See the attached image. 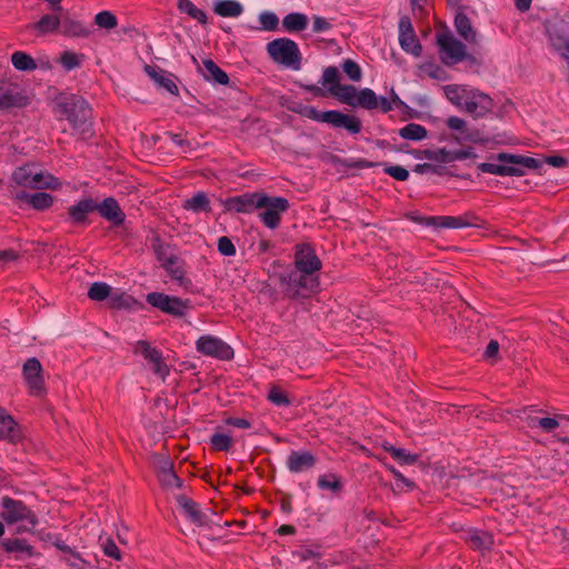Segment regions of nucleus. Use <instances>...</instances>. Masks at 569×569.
Returning <instances> with one entry per match:
<instances>
[{"label": "nucleus", "mask_w": 569, "mask_h": 569, "mask_svg": "<svg viewBox=\"0 0 569 569\" xmlns=\"http://www.w3.org/2000/svg\"><path fill=\"white\" fill-rule=\"evenodd\" d=\"M160 480L166 487H182V480L174 473L172 465H169L168 468H163Z\"/></svg>", "instance_id": "obj_53"}, {"label": "nucleus", "mask_w": 569, "mask_h": 569, "mask_svg": "<svg viewBox=\"0 0 569 569\" xmlns=\"http://www.w3.org/2000/svg\"><path fill=\"white\" fill-rule=\"evenodd\" d=\"M177 502L191 522L198 526H204L207 523V516L201 511L199 505L196 501L183 495H180L177 497Z\"/></svg>", "instance_id": "obj_26"}, {"label": "nucleus", "mask_w": 569, "mask_h": 569, "mask_svg": "<svg viewBox=\"0 0 569 569\" xmlns=\"http://www.w3.org/2000/svg\"><path fill=\"white\" fill-rule=\"evenodd\" d=\"M268 400L271 401L276 406H289L290 400L288 398V395L279 387L273 386L269 393H268Z\"/></svg>", "instance_id": "obj_55"}, {"label": "nucleus", "mask_w": 569, "mask_h": 569, "mask_svg": "<svg viewBox=\"0 0 569 569\" xmlns=\"http://www.w3.org/2000/svg\"><path fill=\"white\" fill-rule=\"evenodd\" d=\"M264 204V192H246L229 197L224 201V209L237 213H251Z\"/></svg>", "instance_id": "obj_13"}, {"label": "nucleus", "mask_w": 569, "mask_h": 569, "mask_svg": "<svg viewBox=\"0 0 569 569\" xmlns=\"http://www.w3.org/2000/svg\"><path fill=\"white\" fill-rule=\"evenodd\" d=\"M473 88L459 84H448L443 88L446 98L459 109H462Z\"/></svg>", "instance_id": "obj_32"}, {"label": "nucleus", "mask_w": 569, "mask_h": 569, "mask_svg": "<svg viewBox=\"0 0 569 569\" xmlns=\"http://www.w3.org/2000/svg\"><path fill=\"white\" fill-rule=\"evenodd\" d=\"M293 111L310 120L328 123L333 128H343L350 134H358L362 130V123L358 117L338 110L319 111L313 106L305 104L299 106Z\"/></svg>", "instance_id": "obj_3"}, {"label": "nucleus", "mask_w": 569, "mask_h": 569, "mask_svg": "<svg viewBox=\"0 0 569 569\" xmlns=\"http://www.w3.org/2000/svg\"><path fill=\"white\" fill-rule=\"evenodd\" d=\"M352 108H362L366 110L379 109L383 113L391 111L392 102L386 97H378L370 88H363L358 91Z\"/></svg>", "instance_id": "obj_16"}, {"label": "nucleus", "mask_w": 569, "mask_h": 569, "mask_svg": "<svg viewBox=\"0 0 569 569\" xmlns=\"http://www.w3.org/2000/svg\"><path fill=\"white\" fill-rule=\"evenodd\" d=\"M218 251L226 257L234 256L237 250L230 238L223 236L218 239Z\"/></svg>", "instance_id": "obj_59"}, {"label": "nucleus", "mask_w": 569, "mask_h": 569, "mask_svg": "<svg viewBox=\"0 0 569 569\" xmlns=\"http://www.w3.org/2000/svg\"><path fill=\"white\" fill-rule=\"evenodd\" d=\"M479 169L485 173L501 176V177H520L523 174V170L520 167H516L511 163L505 162V164L483 162L479 164Z\"/></svg>", "instance_id": "obj_30"}, {"label": "nucleus", "mask_w": 569, "mask_h": 569, "mask_svg": "<svg viewBox=\"0 0 569 569\" xmlns=\"http://www.w3.org/2000/svg\"><path fill=\"white\" fill-rule=\"evenodd\" d=\"M146 300L153 308L179 318L183 317L190 307L189 300H182L179 297H171L162 292H150L147 295Z\"/></svg>", "instance_id": "obj_9"}, {"label": "nucleus", "mask_w": 569, "mask_h": 569, "mask_svg": "<svg viewBox=\"0 0 569 569\" xmlns=\"http://www.w3.org/2000/svg\"><path fill=\"white\" fill-rule=\"evenodd\" d=\"M203 64V77L208 81H214L219 84H228L229 77L228 74L211 59H204L202 61Z\"/></svg>", "instance_id": "obj_34"}, {"label": "nucleus", "mask_w": 569, "mask_h": 569, "mask_svg": "<svg viewBox=\"0 0 569 569\" xmlns=\"http://www.w3.org/2000/svg\"><path fill=\"white\" fill-rule=\"evenodd\" d=\"M317 486L321 490H330L335 495H340L343 490V483L340 476L328 473L319 476Z\"/></svg>", "instance_id": "obj_39"}, {"label": "nucleus", "mask_w": 569, "mask_h": 569, "mask_svg": "<svg viewBox=\"0 0 569 569\" xmlns=\"http://www.w3.org/2000/svg\"><path fill=\"white\" fill-rule=\"evenodd\" d=\"M467 99L461 110L471 114L475 119L483 118L493 108V100L479 90L473 89Z\"/></svg>", "instance_id": "obj_17"}, {"label": "nucleus", "mask_w": 569, "mask_h": 569, "mask_svg": "<svg viewBox=\"0 0 569 569\" xmlns=\"http://www.w3.org/2000/svg\"><path fill=\"white\" fill-rule=\"evenodd\" d=\"M308 26V18L300 12H291L282 19V27L288 32L303 31Z\"/></svg>", "instance_id": "obj_37"}, {"label": "nucleus", "mask_w": 569, "mask_h": 569, "mask_svg": "<svg viewBox=\"0 0 569 569\" xmlns=\"http://www.w3.org/2000/svg\"><path fill=\"white\" fill-rule=\"evenodd\" d=\"M290 204L284 197H270L264 193V204L261 209L259 217L262 223L269 229H277L281 223V218L288 211Z\"/></svg>", "instance_id": "obj_10"}, {"label": "nucleus", "mask_w": 569, "mask_h": 569, "mask_svg": "<svg viewBox=\"0 0 569 569\" xmlns=\"http://www.w3.org/2000/svg\"><path fill=\"white\" fill-rule=\"evenodd\" d=\"M136 300L127 293L110 295V307L114 309H129Z\"/></svg>", "instance_id": "obj_52"}, {"label": "nucleus", "mask_w": 569, "mask_h": 569, "mask_svg": "<svg viewBox=\"0 0 569 569\" xmlns=\"http://www.w3.org/2000/svg\"><path fill=\"white\" fill-rule=\"evenodd\" d=\"M446 124L450 130L457 132V136L455 137L457 142L462 143L478 141L479 132L468 129L467 122L462 118L451 116L447 119Z\"/></svg>", "instance_id": "obj_24"}, {"label": "nucleus", "mask_w": 569, "mask_h": 569, "mask_svg": "<svg viewBox=\"0 0 569 569\" xmlns=\"http://www.w3.org/2000/svg\"><path fill=\"white\" fill-rule=\"evenodd\" d=\"M427 129L415 122H410L399 130V136L405 140L420 141L427 137Z\"/></svg>", "instance_id": "obj_42"}, {"label": "nucleus", "mask_w": 569, "mask_h": 569, "mask_svg": "<svg viewBox=\"0 0 569 569\" xmlns=\"http://www.w3.org/2000/svg\"><path fill=\"white\" fill-rule=\"evenodd\" d=\"M232 438L224 433L216 432L210 438L211 449L214 451H229L232 447Z\"/></svg>", "instance_id": "obj_48"}, {"label": "nucleus", "mask_w": 569, "mask_h": 569, "mask_svg": "<svg viewBox=\"0 0 569 569\" xmlns=\"http://www.w3.org/2000/svg\"><path fill=\"white\" fill-rule=\"evenodd\" d=\"M94 23L103 29H113L118 24L117 17L110 11H101L96 14Z\"/></svg>", "instance_id": "obj_51"}, {"label": "nucleus", "mask_w": 569, "mask_h": 569, "mask_svg": "<svg viewBox=\"0 0 569 569\" xmlns=\"http://www.w3.org/2000/svg\"><path fill=\"white\" fill-rule=\"evenodd\" d=\"M430 221L433 226L439 228H449V229H461V218L460 216H438L431 217Z\"/></svg>", "instance_id": "obj_47"}, {"label": "nucleus", "mask_w": 569, "mask_h": 569, "mask_svg": "<svg viewBox=\"0 0 569 569\" xmlns=\"http://www.w3.org/2000/svg\"><path fill=\"white\" fill-rule=\"evenodd\" d=\"M17 199L30 204L36 210H46L53 203V197L47 192L28 193L21 191L17 193Z\"/></svg>", "instance_id": "obj_31"}, {"label": "nucleus", "mask_w": 569, "mask_h": 569, "mask_svg": "<svg viewBox=\"0 0 569 569\" xmlns=\"http://www.w3.org/2000/svg\"><path fill=\"white\" fill-rule=\"evenodd\" d=\"M136 353H140L151 367L152 372L163 381L170 373V368L166 363L161 350L152 347L146 340H139L134 348Z\"/></svg>", "instance_id": "obj_12"}, {"label": "nucleus", "mask_w": 569, "mask_h": 569, "mask_svg": "<svg viewBox=\"0 0 569 569\" xmlns=\"http://www.w3.org/2000/svg\"><path fill=\"white\" fill-rule=\"evenodd\" d=\"M322 268V262L310 243L296 246L295 269L310 274H317Z\"/></svg>", "instance_id": "obj_15"}, {"label": "nucleus", "mask_w": 569, "mask_h": 569, "mask_svg": "<svg viewBox=\"0 0 569 569\" xmlns=\"http://www.w3.org/2000/svg\"><path fill=\"white\" fill-rule=\"evenodd\" d=\"M497 159L501 162H508L520 168L526 167L528 169H539L542 166V162L539 159L532 157L509 154L506 152L499 153Z\"/></svg>", "instance_id": "obj_35"}, {"label": "nucleus", "mask_w": 569, "mask_h": 569, "mask_svg": "<svg viewBox=\"0 0 569 569\" xmlns=\"http://www.w3.org/2000/svg\"><path fill=\"white\" fill-rule=\"evenodd\" d=\"M462 228H485L486 221L472 211L460 214Z\"/></svg>", "instance_id": "obj_57"}, {"label": "nucleus", "mask_w": 569, "mask_h": 569, "mask_svg": "<svg viewBox=\"0 0 569 569\" xmlns=\"http://www.w3.org/2000/svg\"><path fill=\"white\" fill-rule=\"evenodd\" d=\"M60 32L70 38H88L92 31L81 21L63 17L61 19Z\"/></svg>", "instance_id": "obj_29"}, {"label": "nucleus", "mask_w": 569, "mask_h": 569, "mask_svg": "<svg viewBox=\"0 0 569 569\" xmlns=\"http://www.w3.org/2000/svg\"><path fill=\"white\" fill-rule=\"evenodd\" d=\"M267 53L272 61L299 70L301 68V52L298 44L289 38H279L267 44Z\"/></svg>", "instance_id": "obj_6"}, {"label": "nucleus", "mask_w": 569, "mask_h": 569, "mask_svg": "<svg viewBox=\"0 0 569 569\" xmlns=\"http://www.w3.org/2000/svg\"><path fill=\"white\" fill-rule=\"evenodd\" d=\"M538 425L546 432H551L559 427L558 420L549 417L539 419Z\"/></svg>", "instance_id": "obj_63"}, {"label": "nucleus", "mask_w": 569, "mask_h": 569, "mask_svg": "<svg viewBox=\"0 0 569 569\" xmlns=\"http://www.w3.org/2000/svg\"><path fill=\"white\" fill-rule=\"evenodd\" d=\"M22 377L28 392L32 397L42 398L47 395L44 372L38 358H28L22 367Z\"/></svg>", "instance_id": "obj_8"}, {"label": "nucleus", "mask_w": 569, "mask_h": 569, "mask_svg": "<svg viewBox=\"0 0 569 569\" xmlns=\"http://www.w3.org/2000/svg\"><path fill=\"white\" fill-rule=\"evenodd\" d=\"M383 172L398 181H406L409 178V171L401 166L381 163Z\"/></svg>", "instance_id": "obj_56"}, {"label": "nucleus", "mask_w": 569, "mask_h": 569, "mask_svg": "<svg viewBox=\"0 0 569 569\" xmlns=\"http://www.w3.org/2000/svg\"><path fill=\"white\" fill-rule=\"evenodd\" d=\"M342 70L347 74V77L352 81H360L362 77V71L360 66L351 59H347L342 63Z\"/></svg>", "instance_id": "obj_54"}, {"label": "nucleus", "mask_w": 569, "mask_h": 569, "mask_svg": "<svg viewBox=\"0 0 569 569\" xmlns=\"http://www.w3.org/2000/svg\"><path fill=\"white\" fill-rule=\"evenodd\" d=\"M400 47L408 53L419 57L422 52V47L415 32L399 34Z\"/></svg>", "instance_id": "obj_44"}, {"label": "nucleus", "mask_w": 569, "mask_h": 569, "mask_svg": "<svg viewBox=\"0 0 569 569\" xmlns=\"http://www.w3.org/2000/svg\"><path fill=\"white\" fill-rule=\"evenodd\" d=\"M455 28L458 34L470 44L478 43V33L473 28L471 20L463 12H458L455 17Z\"/></svg>", "instance_id": "obj_28"}, {"label": "nucleus", "mask_w": 569, "mask_h": 569, "mask_svg": "<svg viewBox=\"0 0 569 569\" xmlns=\"http://www.w3.org/2000/svg\"><path fill=\"white\" fill-rule=\"evenodd\" d=\"M0 517L7 525H17V533L32 532L39 523L36 512L23 501L4 496L0 501Z\"/></svg>", "instance_id": "obj_2"}, {"label": "nucleus", "mask_w": 569, "mask_h": 569, "mask_svg": "<svg viewBox=\"0 0 569 569\" xmlns=\"http://www.w3.org/2000/svg\"><path fill=\"white\" fill-rule=\"evenodd\" d=\"M56 116L64 118L74 130L86 133L90 130L92 110L81 96L73 93L61 94L56 102Z\"/></svg>", "instance_id": "obj_1"}, {"label": "nucleus", "mask_w": 569, "mask_h": 569, "mask_svg": "<svg viewBox=\"0 0 569 569\" xmlns=\"http://www.w3.org/2000/svg\"><path fill=\"white\" fill-rule=\"evenodd\" d=\"M28 103V98L17 87L0 82V110L23 108Z\"/></svg>", "instance_id": "obj_20"}, {"label": "nucleus", "mask_w": 569, "mask_h": 569, "mask_svg": "<svg viewBox=\"0 0 569 569\" xmlns=\"http://www.w3.org/2000/svg\"><path fill=\"white\" fill-rule=\"evenodd\" d=\"M111 287L106 282H93L89 290L88 297L93 301H103L110 297Z\"/></svg>", "instance_id": "obj_46"}, {"label": "nucleus", "mask_w": 569, "mask_h": 569, "mask_svg": "<svg viewBox=\"0 0 569 569\" xmlns=\"http://www.w3.org/2000/svg\"><path fill=\"white\" fill-rule=\"evenodd\" d=\"M103 552L107 557L114 560H121V552L112 539H107L103 545Z\"/></svg>", "instance_id": "obj_60"}, {"label": "nucleus", "mask_w": 569, "mask_h": 569, "mask_svg": "<svg viewBox=\"0 0 569 569\" xmlns=\"http://www.w3.org/2000/svg\"><path fill=\"white\" fill-rule=\"evenodd\" d=\"M426 157L436 161L450 162L452 161V151H448L446 149H439L437 151H427Z\"/></svg>", "instance_id": "obj_61"}, {"label": "nucleus", "mask_w": 569, "mask_h": 569, "mask_svg": "<svg viewBox=\"0 0 569 569\" xmlns=\"http://www.w3.org/2000/svg\"><path fill=\"white\" fill-rule=\"evenodd\" d=\"M23 438L22 427L0 406V440L17 445Z\"/></svg>", "instance_id": "obj_18"}, {"label": "nucleus", "mask_w": 569, "mask_h": 569, "mask_svg": "<svg viewBox=\"0 0 569 569\" xmlns=\"http://www.w3.org/2000/svg\"><path fill=\"white\" fill-rule=\"evenodd\" d=\"M331 23L323 17L315 16L312 21L313 32H325L331 29Z\"/></svg>", "instance_id": "obj_62"}, {"label": "nucleus", "mask_w": 569, "mask_h": 569, "mask_svg": "<svg viewBox=\"0 0 569 569\" xmlns=\"http://www.w3.org/2000/svg\"><path fill=\"white\" fill-rule=\"evenodd\" d=\"M550 42L557 51L569 49V24L559 21L550 24L547 29Z\"/></svg>", "instance_id": "obj_25"}, {"label": "nucleus", "mask_w": 569, "mask_h": 569, "mask_svg": "<svg viewBox=\"0 0 569 569\" xmlns=\"http://www.w3.org/2000/svg\"><path fill=\"white\" fill-rule=\"evenodd\" d=\"M385 449H386V451H388L390 453V456L395 460L399 461L402 465H413L418 460L417 455H411L402 448H396V447L390 446V447H386Z\"/></svg>", "instance_id": "obj_49"}, {"label": "nucleus", "mask_w": 569, "mask_h": 569, "mask_svg": "<svg viewBox=\"0 0 569 569\" xmlns=\"http://www.w3.org/2000/svg\"><path fill=\"white\" fill-rule=\"evenodd\" d=\"M12 180L24 188L30 189H58L61 183L54 176L39 171L33 164H24L12 173Z\"/></svg>", "instance_id": "obj_5"}, {"label": "nucleus", "mask_w": 569, "mask_h": 569, "mask_svg": "<svg viewBox=\"0 0 569 569\" xmlns=\"http://www.w3.org/2000/svg\"><path fill=\"white\" fill-rule=\"evenodd\" d=\"M1 547L6 553L13 555L16 560H24L38 556L36 548L22 538L3 539Z\"/></svg>", "instance_id": "obj_19"}, {"label": "nucleus", "mask_w": 569, "mask_h": 569, "mask_svg": "<svg viewBox=\"0 0 569 569\" xmlns=\"http://www.w3.org/2000/svg\"><path fill=\"white\" fill-rule=\"evenodd\" d=\"M438 44L441 59L446 64H455L466 59V46L451 33L445 32L438 36Z\"/></svg>", "instance_id": "obj_14"}, {"label": "nucleus", "mask_w": 569, "mask_h": 569, "mask_svg": "<svg viewBox=\"0 0 569 569\" xmlns=\"http://www.w3.org/2000/svg\"><path fill=\"white\" fill-rule=\"evenodd\" d=\"M178 9L182 12L197 20L201 24L207 23V14L202 9L194 6L191 0H179Z\"/></svg>", "instance_id": "obj_45"}, {"label": "nucleus", "mask_w": 569, "mask_h": 569, "mask_svg": "<svg viewBox=\"0 0 569 569\" xmlns=\"http://www.w3.org/2000/svg\"><path fill=\"white\" fill-rule=\"evenodd\" d=\"M259 21L261 23V28L267 31H273L278 28L279 19L273 12H262L259 16Z\"/></svg>", "instance_id": "obj_58"}, {"label": "nucleus", "mask_w": 569, "mask_h": 569, "mask_svg": "<svg viewBox=\"0 0 569 569\" xmlns=\"http://www.w3.org/2000/svg\"><path fill=\"white\" fill-rule=\"evenodd\" d=\"M317 458L310 451H291L287 458L286 466L291 473H299L312 469Z\"/></svg>", "instance_id": "obj_22"}, {"label": "nucleus", "mask_w": 569, "mask_h": 569, "mask_svg": "<svg viewBox=\"0 0 569 569\" xmlns=\"http://www.w3.org/2000/svg\"><path fill=\"white\" fill-rule=\"evenodd\" d=\"M224 423L240 429H249L251 427V422L249 420L238 417H228L224 419Z\"/></svg>", "instance_id": "obj_64"}, {"label": "nucleus", "mask_w": 569, "mask_h": 569, "mask_svg": "<svg viewBox=\"0 0 569 569\" xmlns=\"http://www.w3.org/2000/svg\"><path fill=\"white\" fill-rule=\"evenodd\" d=\"M61 19L53 14H44L36 22L32 28L37 29L40 34L51 33L60 30Z\"/></svg>", "instance_id": "obj_43"}, {"label": "nucleus", "mask_w": 569, "mask_h": 569, "mask_svg": "<svg viewBox=\"0 0 569 569\" xmlns=\"http://www.w3.org/2000/svg\"><path fill=\"white\" fill-rule=\"evenodd\" d=\"M280 283L288 299L297 300L309 298L319 291L320 281L318 274H310L297 269L282 274Z\"/></svg>", "instance_id": "obj_4"}, {"label": "nucleus", "mask_w": 569, "mask_h": 569, "mask_svg": "<svg viewBox=\"0 0 569 569\" xmlns=\"http://www.w3.org/2000/svg\"><path fill=\"white\" fill-rule=\"evenodd\" d=\"M183 209L194 213L210 212V200L204 192H198L191 198L186 199L182 204Z\"/></svg>", "instance_id": "obj_36"}, {"label": "nucleus", "mask_w": 569, "mask_h": 569, "mask_svg": "<svg viewBox=\"0 0 569 569\" xmlns=\"http://www.w3.org/2000/svg\"><path fill=\"white\" fill-rule=\"evenodd\" d=\"M214 12L220 17L237 18L243 12V8L236 0H221L216 3Z\"/></svg>", "instance_id": "obj_38"}, {"label": "nucleus", "mask_w": 569, "mask_h": 569, "mask_svg": "<svg viewBox=\"0 0 569 569\" xmlns=\"http://www.w3.org/2000/svg\"><path fill=\"white\" fill-rule=\"evenodd\" d=\"M196 349L203 356L219 360H230L233 358L232 348L220 338L210 335L201 336L196 341Z\"/></svg>", "instance_id": "obj_11"}, {"label": "nucleus", "mask_w": 569, "mask_h": 569, "mask_svg": "<svg viewBox=\"0 0 569 569\" xmlns=\"http://www.w3.org/2000/svg\"><path fill=\"white\" fill-rule=\"evenodd\" d=\"M11 63L19 71H33L38 67L36 60L24 51H14L11 54Z\"/></svg>", "instance_id": "obj_41"}, {"label": "nucleus", "mask_w": 569, "mask_h": 569, "mask_svg": "<svg viewBox=\"0 0 569 569\" xmlns=\"http://www.w3.org/2000/svg\"><path fill=\"white\" fill-rule=\"evenodd\" d=\"M321 84L328 87V93L337 98L340 102L350 107L355 106V99L358 91L351 84L340 83V73L337 67H327L322 72Z\"/></svg>", "instance_id": "obj_7"}, {"label": "nucleus", "mask_w": 569, "mask_h": 569, "mask_svg": "<svg viewBox=\"0 0 569 569\" xmlns=\"http://www.w3.org/2000/svg\"><path fill=\"white\" fill-rule=\"evenodd\" d=\"M82 58V54H78L72 51H64L60 57V63L67 71H70L81 67Z\"/></svg>", "instance_id": "obj_50"}, {"label": "nucleus", "mask_w": 569, "mask_h": 569, "mask_svg": "<svg viewBox=\"0 0 569 569\" xmlns=\"http://www.w3.org/2000/svg\"><path fill=\"white\" fill-rule=\"evenodd\" d=\"M144 70L147 74L161 88L166 89L171 94H179V88L176 84L171 73H168L158 67L151 66H146Z\"/></svg>", "instance_id": "obj_27"}, {"label": "nucleus", "mask_w": 569, "mask_h": 569, "mask_svg": "<svg viewBox=\"0 0 569 569\" xmlns=\"http://www.w3.org/2000/svg\"><path fill=\"white\" fill-rule=\"evenodd\" d=\"M163 269L172 280H176L180 284L183 283L186 271L182 262L177 256H170L168 260H166Z\"/></svg>", "instance_id": "obj_40"}, {"label": "nucleus", "mask_w": 569, "mask_h": 569, "mask_svg": "<svg viewBox=\"0 0 569 569\" xmlns=\"http://www.w3.org/2000/svg\"><path fill=\"white\" fill-rule=\"evenodd\" d=\"M96 211L116 227L121 226L126 220L123 210L112 197L106 198L101 203L97 202Z\"/></svg>", "instance_id": "obj_21"}, {"label": "nucleus", "mask_w": 569, "mask_h": 569, "mask_svg": "<svg viewBox=\"0 0 569 569\" xmlns=\"http://www.w3.org/2000/svg\"><path fill=\"white\" fill-rule=\"evenodd\" d=\"M467 542L473 550L488 551L493 545L492 535L481 530H470Z\"/></svg>", "instance_id": "obj_33"}, {"label": "nucleus", "mask_w": 569, "mask_h": 569, "mask_svg": "<svg viewBox=\"0 0 569 569\" xmlns=\"http://www.w3.org/2000/svg\"><path fill=\"white\" fill-rule=\"evenodd\" d=\"M97 201L92 198H82L68 208V217L73 224H87L88 214L96 211Z\"/></svg>", "instance_id": "obj_23"}]
</instances>
